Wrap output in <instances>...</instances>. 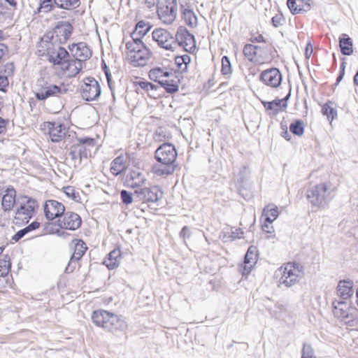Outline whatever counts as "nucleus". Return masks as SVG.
I'll use <instances>...</instances> for the list:
<instances>
[{"mask_svg": "<svg viewBox=\"0 0 358 358\" xmlns=\"http://www.w3.org/2000/svg\"><path fill=\"white\" fill-rule=\"evenodd\" d=\"M151 28V25L148 22H145L143 20L139 21L135 27L134 31L131 34V35L140 38H143L144 36L147 34V33L150 31Z\"/></svg>", "mask_w": 358, "mask_h": 358, "instance_id": "nucleus-37", "label": "nucleus"}, {"mask_svg": "<svg viewBox=\"0 0 358 358\" xmlns=\"http://www.w3.org/2000/svg\"><path fill=\"white\" fill-rule=\"evenodd\" d=\"M8 48L7 45H6L4 43H0V60L2 59L3 56L8 53Z\"/></svg>", "mask_w": 358, "mask_h": 358, "instance_id": "nucleus-62", "label": "nucleus"}, {"mask_svg": "<svg viewBox=\"0 0 358 358\" xmlns=\"http://www.w3.org/2000/svg\"><path fill=\"white\" fill-rule=\"evenodd\" d=\"M263 216L265 217L264 222L271 224L278 216V208L275 206L268 205L263 210Z\"/></svg>", "mask_w": 358, "mask_h": 358, "instance_id": "nucleus-35", "label": "nucleus"}, {"mask_svg": "<svg viewBox=\"0 0 358 358\" xmlns=\"http://www.w3.org/2000/svg\"><path fill=\"white\" fill-rule=\"evenodd\" d=\"M8 124V120H6L0 117V134H3L6 132Z\"/></svg>", "mask_w": 358, "mask_h": 358, "instance_id": "nucleus-60", "label": "nucleus"}, {"mask_svg": "<svg viewBox=\"0 0 358 358\" xmlns=\"http://www.w3.org/2000/svg\"><path fill=\"white\" fill-rule=\"evenodd\" d=\"M310 0H287V5L293 15L306 12L310 10Z\"/></svg>", "mask_w": 358, "mask_h": 358, "instance_id": "nucleus-25", "label": "nucleus"}, {"mask_svg": "<svg viewBox=\"0 0 358 358\" xmlns=\"http://www.w3.org/2000/svg\"><path fill=\"white\" fill-rule=\"evenodd\" d=\"M181 59L184 64V68L182 69V72H186L187 71V66L191 62V58L188 55H183L181 56Z\"/></svg>", "mask_w": 358, "mask_h": 358, "instance_id": "nucleus-58", "label": "nucleus"}, {"mask_svg": "<svg viewBox=\"0 0 358 358\" xmlns=\"http://www.w3.org/2000/svg\"><path fill=\"white\" fill-rule=\"evenodd\" d=\"M125 168V159L124 156L120 155L115 157L111 162L110 173L117 176L120 175Z\"/></svg>", "mask_w": 358, "mask_h": 358, "instance_id": "nucleus-34", "label": "nucleus"}, {"mask_svg": "<svg viewBox=\"0 0 358 358\" xmlns=\"http://www.w3.org/2000/svg\"><path fill=\"white\" fill-rule=\"evenodd\" d=\"M149 78L158 83H160L161 80H164L165 78H169L170 77H173V73L169 71L167 69L156 67L151 69L149 71Z\"/></svg>", "mask_w": 358, "mask_h": 358, "instance_id": "nucleus-29", "label": "nucleus"}, {"mask_svg": "<svg viewBox=\"0 0 358 358\" xmlns=\"http://www.w3.org/2000/svg\"><path fill=\"white\" fill-rule=\"evenodd\" d=\"M177 156V150L173 144L165 143L159 145L155 152V158L161 164L152 166L153 173L158 176L171 175L176 170Z\"/></svg>", "mask_w": 358, "mask_h": 358, "instance_id": "nucleus-1", "label": "nucleus"}, {"mask_svg": "<svg viewBox=\"0 0 358 358\" xmlns=\"http://www.w3.org/2000/svg\"><path fill=\"white\" fill-rule=\"evenodd\" d=\"M65 64H66V70L69 71L70 77L78 75L83 67V63L75 59H69Z\"/></svg>", "mask_w": 358, "mask_h": 358, "instance_id": "nucleus-33", "label": "nucleus"}, {"mask_svg": "<svg viewBox=\"0 0 358 358\" xmlns=\"http://www.w3.org/2000/svg\"><path fill=\"white\" fill-rule=\"evenodd\" d=\"M64 192L65 194L76 202H80V195L79 192L76 191L74 187L71 186H67L64 188Z\"/></svg>", "mask_w": 358, "mask_h": 358, "instance_id": "nucleus-46", "label": "nucleus"}, {"mask_svg": "<svg viewBox=\"0 0 358 358\" xmlns=\"http://www.w3.org/2000/svg\"><path fill=\"white\" fill-rule=\"evenodd\" d=\"M339 46L342 55L349 56L353 53L352 40L347 34H342L339 38Z\"/></svg>", "mask_w": 358, "mask_h": 358, "instance_id": "nucleus-32", "label": "nucleus"}, {"mask_svg": "<svg viewBox=\"0 0 358 358\" xmlns=\"http://www.w3.org/2000/svg\"><path fill=\"white\" fill-rule=\"evenodd\" d=\"M345 62H343L341 64L340 73L336 78V82L335 83L336 86L338 85V83L342 80V79L344 76V74H345Z\"/></svg>", "mask_w": 358, "mask_h": 358, "instance_id": "nucleus-59", "label": "nucleus"}, {"mask_svg": "<svg viewBox=\"0 0 358 358\" xmlns=\"http://www.w3.org/2000/svg\"><path fill=\"white\" fill-rule=\"evenodd\" d=\"M259 48L257 45L246 44L243 48V54L250 61H253L257 55V50Z\"/></svg>", "mask_w": 358, "mask_h": 358, "instance_id": "nucleus-45", "label": "nucleus"}, {"mask_svg": "<svg viewBox=\"0 0 358 358\" xmlns=\"http://www.w3.org/2000/svg\"><path fill=\"white\" fill-rule=\"evenodd\" d=\"M301 358H315L314 350L310 345L303 344Z\"/></svg>", "mask_w": 358, "mask_h": 358, "instance_id": "nucleus-49", "label": "nucleus"}, {"mask_svg": "<svg viewBox=\"0 0 358 358\" xmlns=\"http://www.w3.org/2000/svg\"><path fill=\"white\" fill-rule=\"evenodd\" d=\"M336 187L330 182L313 186L307 191V199L312 206L324 208L334 198Z\"/></svg>", "mask_w": 358, "mask_h": 358, "instance_id": "nucleus-4", "label": "nucleus"}, {"mask_svg": "<svg viewBox=\"0 0 358 358\" xmlns=\"http://www.w3.org/2000/svg\"><path fill=\"white\" fill-rule=\"evenodd\" d=\"M157 12L163 23L171 24L176 18V0H158Z\"/></svg>", "mask_w": 358, "mask_h": 358, "instance_id": "nucleus-10", "label": "nucleus"}, {"mask_svg": "<svg viewBox=\"0 0 358 358\" xmlns=\"http://www.w3.org/2000/svg\"><path fill=\"white\" fill-rule=\"evenodd\" d=\"M333 106L334 103L329 101L322 106L321 112L322 115H326L330 122H332L337 117V111Z\"/></svg>", "mask_w": 358, "mask_h": 358, "instance_id": "nucleus-39", "label": "nucleus"}, {"mask_svg": "<svg viewBox=\"0 0 358 358\" xmlns=\"http://www.w3.org/2000/svg\"><path fill=\"white\" fill-rule=\"evenodd\" d=\"M0 268H11V263L10 261V257L8 255H6L3 259L0 260Z\"/></svg>", "mask_w": 358, "mask_h": 358, "instance_id": "nucleus-57", "label": "nucleus"}, {"mask_svg": "<svg viewBox=\"0 0 358 358\" xmlns=\"http://www.w3.org/2000/svg\"><path fill=\"white\" fill-rule=\"evenodd\" d=\"M285 21V18L282 13H278L274 15L271 19V23L273 27H279L282 24V22Z\"/></svg>", "mask_w": 358, "mask_h": 358, "instance_id": "nucleus-52", "label": "nucleus"}, {"mask_svg": "<svg viewBox=\"0 0 358 358\" xmlns=\"http://www.w3.org/2000/svg\"><path fill=\"white\" fill-rule=\"evenodd\" d=\"M102 69H103V71L105 73L106 78L109 83L110 80V73L108 67L107 66L106 64L104 62H103V64H102Z\"/></svg>", "mask_w": 358, "mask_h": 358, "instance_id": "nucleus-63", "label": "nucleus"}, {"mask_svg": "<svg viewBox=\"0 0 358 358\" xmlns=\"http://www.w3.org/2000/svg\"><path fill=\"white\" fill-rule=\"evenodd\" d=\"M243 234V231L241 228H231V235L229 238L231 240H234L236 238H241Z\"/></svg>", "mask_w": 358, "mask_h": 358, "instance_id": "nucleus-54", "label": "nucleus"}, {"mask_svg": "<svg viewBox=\"0 0 358 358\" xmlns=\"http://www.w3.org/2000/svg\"><path fill=\"white\" fill-rule=\"evenodd\" d=\"M177 45L182 47L187 52H193L196 48L194 36L185 28L180 27L176 34V47Z\"/></svg>", "mask_w": 358, "mask_h": 358, "instance_id": "nucleus-14", "label": "nucleus"}, {"mask_svg": "<svg viewBox=\"0 0 358 358\" xmlns=\"http://www.w3.org/2000/svg\"><path fill=\"white\" fill-rule=\"evenodd\" d=\"M48 61L54 65H62L66 62L69 57V52L62 47H59L57 50L48 49Z\"/></svg>", "mask_w": 358, "mask_h": 358, "instance_id": "nucleus-22", "label": "nucleus"}, {"mask_svg": "<svg viewBox=\"0 0 358 358\" xmlns=\"http://www.w3.org/2000/svg\"><path fill=\"white\" fill-rule=\"evenodd\" d=\"M282 76L277 68H271L263 71L260 74V80L266 85L277 88L282 83Z\"/></svg>", "mask_w": 358, "mask_h": 358, "instance_id": "nucleus-15", "label": "nucleus"}, {"mask_svg": "<svg viewBox=\"0 0 358 358\" xmlns=\"http://www.w3.org/2000/svg\"><path fill=\"white\" fill-rule=\"evenodd\" d=\"M152 39L158 45L167 50L173 51L176 48V36L162 28L156 29L152 31Z\"/></svg>", "mask_w": 358, "mask_h": 358, "instance_id": "nucleus-11", "label": "nucleus"}, {"mask_svg": "<svg viewBox=\"0 0 358 358\" xmlns=\"http://www.w3.org/2000/svg\"><path fill=\"white\" fill-rule=\"evenodd\" d=\"M20 199L23 201L20 203L15 210L14 217L15 224L28 223L29 220L34 217L35 210L38 208L36 199L26 195L21 196Z\"/></svg>", "mask_w": 358, "mask_h": 358, "instance_id": "nucleus-6", "label": "nucleus"}, {"mask_svg": "<svg viewBox=\"0 0 358 358\" xmlns=\"http://www.w3.org/2000/svg\"><path fill=\"white\" fill-rule=\"evenodd\" d=\"M8 85V80L6 75L2 74L0 71V91L6 92L5 88Z\"/></svg>", "mask_w": 358, "mask_h": 358, "instance_id": "nucleus-56", "label": "nucleus"}, {"mask_svg": "<svg viewBox=\"0 0 358 358\" xmlns=\"http://www.w3.org/2000/svg\"><path fill=\"white\" fill-rule=\"evenodd\" d=\"M55 234H56L58 236L62 237L64 238H66L69 235L66 231L59 229H56Z\"/></svg>", "mask_w": 358, "mask_h": 358, "instance_id": "nucleus-64", "label": "nucleus"}, {"mask_svg": "<svg viewBox=\"0 0 358 358\" xmlns=\"http://www.w3.org/2000/svg\"><path fill=\"white\" fill-rule=\"evenodd\" d=\"M283 99H275L272 101H262V105L265 109L268 111H271L269 114L276 115L280 110L282 106V102Z\"/></svg>", "mask_w": 358, "mask_h": 358, "instance_id": "nucleus-38", "label": "nucleus"}, {"mask_svg": "<svg viewBox=\"0 0 358 358\" xmlns=\"http://www.w3.org/2000/svg\"><path fill=\"white\" fill-rule=\"evenodd\" d=\"M44 214L47 220H53L60 217L65 213L64 206L56 200H48L43 206Z\"/></svg>", "mask_w": 358, "mask_h": 358, "instance_id": "nucleus-16", "label": "nucleus"}, {"mask_svg": "<svg viewBox=\"0 0 358 358\" xmlns=\"http://www.w3.org/2000/svg\"><path fill=\"white\" fill-rule=\"evenodd\" d=\"M120 197L122 202L125 205H129L133 202L132 194L125 189L120 191Z\"/></svg>", "mask_w": 358, "mask_h": 358, "instance_id": "nucleus-50", "label": "nucleus"}, {"mask_svg": "<svg viewBox=\"0 0 358 358\" xmlns=\"http://www.w3.org/2000/svg\"><path fill=\"white\" fill-rule=\"evenodd\" d=\"M290 131L296 136H301L304 133V123L301 120H296L289 125Z\"/></svg>", "mask_w": 358, "mask_h": 358, "instance_id": "nucleus-44", "label": "nucleus"}, {"mask_svg": "<svg viewBox=\"0 0 358 358\" xmlns=\"http://www.w3.org/2000/svg\"><path fill=\"white\" fill-rule=\"evenodd\" d=\"M122 258V252L119 248H115L105 258L103 264L108 269H114L117 268L120 264Z\"/></svg>", "mask_w": 358, "mask_h": 358, "instance_id": "nucleus-27", "label": "nucleus"}, {"mask_svg": "<svg viewBox=\"0 0 358 358\" xmlns=\"http://www.w3.org/2000/svg\"><path fill=\"white\" fill-rule=\"evenodd\" d=\"M221 72L222 75H228L231 73V62L227 56H223L222 58Z\"/></svg>", "mask_w": 358, "mask_h": 358, "instance_id": "nucleus-47", "label": "nucleus"}, {"mask_svg": "<svg viewBox=\"0 0 358 358\" xmlns=\"http://www.w3.org/2000/svg\"><path fill=\"white\" fill-rule=\"evenodd\" d=\"M62 215L63 220H59V226L62 229L74 231L78 229L81 226L82 220L78 214L73 212L67 211Z\"/></svg>", "mask_w": 358, "mask_h": 358, "instance_id": "nucleus-20", "label": "nucleus"}, {"mask_svg": "<svg viewBox=\"0 0 358 358\" xmlns=\"http://www.w3.org/2000/svg\"><path fill=\"white\" fill-rule=\"evenodd\" d=\"M93 323L115 335L123 334L127 329V324L122 316L105 310H96L92 313Z\"/></svg>", "mask_w": 358, "mask_h": 358, "instance_id": "nucleus-2", "label": "nucleus"}, {"mask_svg": "<svg viewBox=\"0 0 358 358\" xmlns=\"http://www.w3.org/2000/svg\"><path fill=\"white\" fill-rule=\"evenodd\" d=\"M45 125L48 129L50 140L52 142L57 143L61 141L64 138H69L68 136H66L68 131L64 124L59 122H47Z\"/></svg>", "mask_w": 358, "mask_h": 358, "instance_id": "nucleus-17", "label": "nucleus"}, {"mask_svg": "<svg viewBox=\"0 0 358 358\" xmlns=\"http://www.w3.org/2000/svg\"><path fill=\"white\" fill-rule=\"evenodd\" d=\"M29 231L26 227L19 230L13 237L12 240L15 242L19 241L22 238H23Z\"/></svg>", "mask_w": 358, "mask_h": 358, "instance_id": "nucleus-55", "label": "nucleus"}, {"mask_svg": "<svg viewBox=\"0 0 358 358\" xmlns=\"http://www.w3.org/2000/svg\"><path fill=\"white\" fill-rule=\"evenodd\" d=\"M178 83L179 79L173 75V77H170L169 78H165L164 80H161L159 84L167 93L173 94L178 91Z\"/></svg>", "mask_w": 358, "mask_h": 358, "instance_id": "nucleus-30", "label": "nucleus"}, {"mask_svg": "<svg viewBox=\"0 0 358 358\" xmlns=\"http://www.w3.org/2000/svg\"><path fill=\"white\" fill-rule=\"evenodd\" d=\"M191 236L192 233L190 228L188 226H184L180 232V237L183 239L185 243V240L189 239Z\"/></svg>", "mask_w": 358, "mask_h": 358, "instance_id": "nucleus-53", "label": "nucleus"}, {"mask_svg": "<svg viewBox=\"0 0 358 358\" xmlns=\"http://www.w3.org/2000/svg\"><path fill=\"white\" fill-rule=\"evenodd\" d=\"M337 299L350 301L354 294L353 282L351 280H341L336 288Z\"/></svg>", "mask_w": 358, "mask_h": 358, "instance_id": "nucleus-23", "label": "nucleus"}, {"mask_svg": "<svg viewBox=\"0 0 358 358\" xmlns=\"http://www.w3.org/2000/svg\"><path fill=\"white\" fill-rule=\"evenodd\" d=\"M55 6L54 0H39V6L34 13H47L52 10Z\"/></svg>", "mask_w": 358, "mask_h": 358, "instance_id": "nucleus-43", "label": "nucleus"}, {"mask_svg": "<svg viewBox=\"0 0 358 358\" xmlns=\"http://www.w3.org/2000/svg\"><path fill=\"white\" fill-rule=\"evenodd\" d=\"M182 15L184 20L188 26L194 27L197 25V17L192 10L185 8L182 11Z\"/></svg>", "mask_w": 358, "mask_h": 358, "instance_id": "nucleus-42", "label": "nucleus"}, {"mask_svg": "<svg viewBox=\"0 0 358 358\" xmlns=\"http://www.w3.org/2000/svg\"><path fill=\"white\" fill-rule=\"evenodd\" d=\"M134 196L139 201L155 203L163 196V192L157 185L135 189Z\"/></svg>", "mask_w": 358, "mask_h": 358, "instance_id": "nucleus-13", "label": "nucleus"}, {"mask_svg": "<svg viewBox=\"0 0 358 358\" xmlns=\"http://www.w3.org/2000/svg\"><path fill=\"white\" fill-rule=\"evenodd\" d=\"M144 175L138 170H131L127 173L125 182L127 186L131 188H136L142 186L145 182Z\"/></svg>", "mask_w": 358, "mask_h": 358, "instance_id": "nucleus-24", "label": "nucleus"}, {"mask_svg": "<svg viewBox=\"0 0 358 358\" xmlns=\"http://www.w3.org/2000/svg\"><path fill=\"white\" fill-rule=\"evenodd\" d=\"M351 304V301L334 299L331 303L334 315L341 320H354L357 310Z\"/></svg>", "mask_w": 358, "mask_h": 358, "instance_id": "nucleus-9", "label": "nucleus"}, {"mask_svg": "<svg viewBox=\"0 0 358 358\" xmlns=\"http://www.w3.org/2000/svg\"><path fill=\"white\" fill-rule=\"evenodd\" d=\"M250 173V171L248 166H243L240 168L238 172L235 174V179L239 187H242L244 182L249 178Z\"/></svg>", "mask_w": 358, "mask_h": 358, "instance_id": "nucleus-41", "label": "nucleus"}, {"mask_svg": "<svg viewBox=\"0 0 358 358\" xmlns=\"http://www.w3.org/2000/svg\"><path fill=\"white\" fill-rule=\"evenodd\" d=\"M66 91L67 90L62 85H57L40 78L36 82L34 95L38 101H45L49 98L65 94Z\"/></svg>", "mask_w": 358, "mask_h": 358, "instance_id": "nucleus-7", "label": "nucleus"}, {"mask_svg": "<svg viewBox=\"0 0 358 358\" xmlns=\"http://www.w3.org/2000/svg\"><path fill=\"white\" fill-rule=\"evenodd\" d=\"M15 70L14 64L11 62L6 63L0 71H2V74L6 75L8 78L13 74Z\"/></svg>", "mask_w": 358, "mask_h": 358, "instance_id": "nucleus-51", "label": "nucleus"}, {"mask_svg": "<svg viewBox=\"0 0 358 358\" xmlns=\"http://www.w3.org/2000/svg\"><path fill=\"white\" fill-rule=\"evenodd\" d=\"M72 243H74V250L71 256L73 257L74 259L80 260L87 249L86 244L83 241L80 239L73 240Z\"/></svg>", "mask_w": 358, "mask_h": 358, "instance_id": "nucleus-36", "label": "nucleus"}, {"mask_svg": "<svg viewBox=\"0 0 358 358\" xmlns=\"http://www.w3.org/2000/svg\"><path fill=\"white\" fill-rule=\"evenodd\" d=\"M69 50L73 59L84 63L92 57V52L84 42L69 45Z\"/></svg>", "mask_w": 358, "mask_h": 358, "instance_id": "nucleus-18", "label": "nucleus"}, {"mask_svg": "<svg viewBox=\"0 0 358 358\" xmlns=\"http://www.w3.org/2000/svg\"><path fill=\"white\" fill-rule=\"evenodd\" d=\"M277 273L280 275L279 286L288 288L297 284L303 278L304 267L299 263L289 262L284 267H280Z\"/></svg>", "mask_w": 358, "mask_h": 358, "instance_id": "nucleus-5", "label": "nucleus"}, {"mask_svg": "<svg viewBox=\"0 0 358 358\" xmlns=\"http://www.w3.org/2000/svg\"><path fill=\"white\" fill-rule=\"evenodd\" d=\"M40 227V223L37 221L32 222L31 224L27 225L26 228L27 229L28 231L30 232L31 231H34L35 229H37Z\"/></svg>", "mask_w": 358, "mask_h": 358, "instance_id": "nucleus-61", "label": "nucleus"}, {"mask_svg": "<svg viewBox=\"0 0 358 358\" xmlns=\"http://www.w3.org/2000/svg\"><path fill=\"white\" fill-rule=\"evenodd\" d=\"M150 57V51L147 48L129 55L130 60L135 66H143L147 64Z\"/></svg>", "mask_w": 358, "mask_h": 358, "instance_id": "nucleus-26", "label": "nucleus"}, {"mask_svg": "<svg viewBox=\"0 0 358 358\" xmlns=\"http://www.w3.org/2000/svg\"><path fill=\"white\" fill-rule=\"evenodd\" d=\"M136 92L138 93L139 88L144 90L148 93L149 96L156 99L159 96L158 90L159 87L145 80H139L134 83Z\"/></svg>", "mask_w": 358, "mask_h": 358, "instance_id": "nucleus-28", "label": "nucleus"}, {"mask_svg": "<svg viewBox=\"0 0 358 358\" xmlns=\"http://www.w3.org/2000/svg\"><path fill=\"white\" fill-rule=\"evenodd\" d=\"M101 93V86L94 78H87L81 88V96L87 101H92L99 98Z\"/></svg>", "mask_w": 358, "mask_h": 358, "instance_id": "nucleus-12", "label": "nucleus"}, {"mask_svg": "<svg viewBox=\"0 0 358 358\" xmlns=\"http://www.w3.org/2000/svg\"><path fill=\"white\" fill-rule=\"evenodd\" d=\"M0 194L2 195L1 208L3 210L4 212H10L13 210L16 203V190L13 186L8 185Z\"/></svg>", "mask_w": 358, "mask_h": 358, "instance_id": "nucleus-21", "label": "nucleus"}, {"mask_svg": "<svg viewBox=\"0 0 358 358\" xmlns=\"http://www.w3.org/2000/svg\"><path fill=\"white\" fill-rule=\"evenodd\" d=\"M258 256L257 248L254 245L250 246L245 255L243 264L240 268L243 275H248L251 272L257 262Z\"/></svg>", "mask_w": 358, "mask_h": 358, "instance_id": "nucleus-19", "label": "nucleus"}, {"mask_svg": "<svg viewBox=\"0 0 358 358\" xmlns=\"http://www.w3.org/2000/svg\"><path fill=\"white\" fill-rule=\"evenodd\" d=\"M79 266V259H74V257L71 256L64 271L66 273H71Z\"/></svg>", "mask_w": 358, "mask_h": 358, "instance_id": "nucleus-48", "label": "nucleus"}, {"mask_svg": "<svg viewBox=\"0 0 358 358\" xmlns=\"http://www.w3.org/2000/svg\"><path fill=\"white\" fill-rule=\"evenodd\" d=\"M73 27L69 22H58L52 31L44 36L46 42L52 44H64L71 36Z\"/></svg>", "mask_w": 358, "mask_h": 358, "instance_id": "nucleus-8", "label": "nucleus"}, {"mask_svg": "<svg viewBox=\"0 0 358 358\" xmlns=\"http://www.w3.org/2000/svg\"><path fill=\"white\" fill-rule=\"evenodd\" d=\"M55 6L64 9L71 10L80 6V0H54Z\"/></svg>", "mask_w": 358, "mask_h": 358, "instance_id": "nucleus-40", "label": "nucleus"}, {"mask_svg": "<svg viewBox=\"0 0 358 358\" xmlns=\"http://www.w3.org/2000/svg\"><path fill=\"white\" fill-rule=\"evenodd\" d=\"M68 138H76V141L69 148V156L74 167L79 166L83 159H86L91 153V148L95 146V140L90 137L77 138L74 131L68 134Z\"/></svg>", "mask_w": 358, "mask_h": 358, "instance_id": "nucleus-3", "label": "nucleus"}, {"mask_svg": "<svg viewBox=\"0 0 358 358\" xmlns=\"http://www.w3.org/2000/svg\"><path fill=\"white\" fill-rule=\"evenodd\" d=\"M131 41L126 43V48L129 52V55L147 48L141 40L142 38L131 35Z\"/></svg>", "mask_w": 358, "mask_h": 358, "instance_id": "nucleus-31", "label": "nucleus"}]
</instances>
